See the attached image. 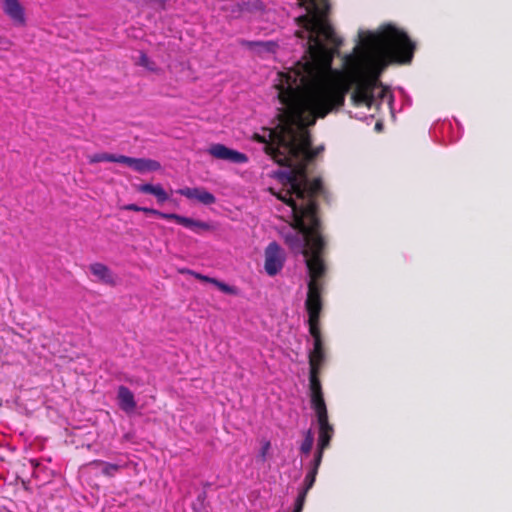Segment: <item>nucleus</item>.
<instances>
[{
    "instance_id": "14",
    "label": "nucleus",
    "mask_w": 512,
    "mask_h": 512,
    "mask_svg": "<svg viewBox=\"0 0 512 512\" xmlns=\"http://www.w3.org/2000/svg\"><path fill=\"white\" fill-rule=\"evenodd\" d=\"M187 273L193 275L196 279H198L200 281L213 284L214 286H216L223 293L230 294V295H237L238 294V290H237L236 287L230 286V285H228V284H226L224 282H221V281L217 280L216 278H212V277L200 274V273H196V272H193L191 270H187Z\"/></svg>"
},
{
    "instance_id": "3",
    "label": "nucleus",
    "mask_w": 512,
    "mask_h": 512,
    "mask_svg": "<svg viewBox=\"0 0 512 512\" xmlns=\"http://www.w3.org/2000/svg\"><path fill=\"white\" fill-rule=\"evenodd\" d=\"M265 264L264 269L265 272L269 276H275L278 274L285 262V253L283 249L276 243L271 242L265 249Z\"/></svg>"
},
{
    "instance_id": "17",
    "label": "nucleus",
    "mask_w": 512,
    "mask_h": 512,
    "mask_svg": "<svg viewBox=\"0 0 512 512\" xmlns=\"http://www.w3.org/2000/svg\"><path fill=\"white\" fill-rule=\"evenodd\" d=\"M91 465L101 466L102 467V473L107 475V476H114L115 473L120 468V466L118 464L107 463V462H103V461H99V460L93 461L91 463Z\"/></svg>"
},
{
    "instance_id": "4",
    "label": "nucleus",
    "mask_w": 512,
    "mask_h": 512,
    "mask_svg": "<svg viewBox=\"0 0 512 512\" xmlns=\"http://www.w3.org/2000/svg\"><path fill=\"white\" fill-rule=\"evenodd\" d=\"M315 414L319 428L316 452H321V455H323L325 448H327L330 444V440L334 433V428L328 421L327 409L319 407L318 411H315Z\"/></svg>"
},
{
    "instance_id": "23",
    "label": "nucleus",
    "mask_w": 512,
    "mask_h": 512,
    "mask_svg": "<svg viewBox=\"0 0 512 512\" xmlns=\"http://www.w3.org/2000/svg\"><path fill=\"white\" fill-rule=\"evenodd\" d=\"M381 128V123L377 122L376 123V129H380Z\"/></svg>"
},
{
    "instance_id": "16",
    "label": "nucleus",
    "mask_w": 512,
    "mask_h": 512,
    "mask_svg": "<svg viewBox=\"0 0 512 512\" xmlns=\"http://www.w3.org/2000/svg\"><path fill=\"white\" fill-rule=\"evenodd\" d=\"M122 155H115L110 153H96L93 155H90L88 157L89 163H99V162H115V163H121L120 157Z\"/></svg>"
},
{
    "instance_id": "19",
    "label": "nucleus",
    "mask_w": 512,
    "mask_h": 512,
    "mask_svg": "<svg viewBox=\"0 0 512 512\" xmlns=\"http://www.w3.org/2000/svg\"><path fill=\"white\" fill-rule=\"evenodd\" d=\"M314 444V434L309 429L305 432V438L300 446V451L303 454H309Z\"/></svg>"
},
{
    "instance_id": "15",
    "label": "nucleus",
    "mask_w": 512,
    "mask_h": 512,
    "mask_svg": "<svg viewBox=\"0 0 512 512\" xmlns=\"http://www.w3.org/2000/svg\"><path fill=\"white\" fill-rule=\"evenodd\" d=\"M314 483V478L309 477L308 475L305 476L303 485L298 490L292 512H302L307 493L312 488Z\"/></svg>"
},
{
    "instance_id": "5",
    "label": "nucleus",
    "mask_w": 512,
    "mask_h": 512,
    "mask_svg": "<svg viewBox=\"0 0 512 512\" xmlns=\"http://www.w3.org/2000/svg\"><path fill=\"white\" fill-rule=\"evenodd\" d=\"M207 152L215 159L224 160L233 164H244L249 160L246 154L220 143L210 145Z\"/></svg>"
},
{
    "instance_id": "7",
    "label": "nucleus",
    "mask_w": 512,
    "mask_h": 512,
    "mask_svg": "<svg viewBox=\"0 0 512 512\" xmlns=\"http://www.w3.org/2000/svg\"><path fill=\"white\" fill-rule=\"evenodd\" d=\"M120 161L121 164L127 165L138 173L157 171L161 168L160 163L152 159L133 158L122 155Z\"/></svg>"
},
{
    "instance_id": "11",
    "label": "nucleus",
    "mask_w": 512,
    "mask_h": 512,
    "mask_svg": "<svg viewBox=\"0 0 512 512\" xmlns=\"http://www.w3.org/2000/svg\"><path fill=\"white\" fill-rule=\"evenodd\" d=\"M117 400L119 407L128 414L132 413L136 408L134 394L126 386L118 388Z\"/></svg>"
},
{
    "instance_id": "20",
    "label": "nucleus",
    "mask_w": 512,
    "mask_h": 512,
    "mask_svg": "<svg viewBox=\"0 0 512 512\" xmlns=\"http://www.w3.org/2000/svg\"><path fill=\"white\" fill-rule=\"evenodd\" d=\"M138 64L149 71H154L156 69L155 63L152 62L145 53L140 54Z\"/></svg>"
},
{
    "instance_id": "8",
    "label": "nucleus",
    "mask_w": 512,
    "mask_h": 512,
    "mask_svg": "<svg viewBox=\"0 0 512 512\" xmlns=\"http://www.w3.org/2000/svg\"><path fill=\"white\" fill-rule=\"evenodd\" d=\"M244 45L261 58L274 57L279 48L275 41H245Z\"/></svg>"
},
{
    "instance_id": "13",
    "label": "nucleus",
    "mask_w": 512,
    "mask_h": 512,
    "mask_svg": "<svg viewBox=\"0 0 512 512\" xmlns=\"http://www.w3.org/2000/svg\"><path fill=\"white\" fill-rule=\"evenodd\" d=\"M90 271L96 279L104 284L114 285L115 277L112 271L108 268V266L96 262L90 265Z\"/></svg>"
},
{
    "instance_id": "22",
    "label": "nucleus",
    "mask_w": 512,
    "mask_h": 512,
    "mask_svg": "<svg viewBox=\"0 0 512 512\" xmlns=\"http://www.w3.org/2000/svg\"><path fill=\"white\" fill-rule=\"evenodd\" d=\"M270 449V443L269 442H265L261 448V451H260V455L263 459H265L266 457V454L268 453Z\"/></svg>"
},
{
    "instance_id": "6",
    "label": "nucleus",
    "mask_w": 512,
    "mask_h": 512,
    "mask_svg": "<svg viewBox=\"0 0 512 512\" xmlns=\"http://www.w3.org/2000/svg\"><path fill=\"white\" fill-rule=\"evenodd\" d=\"M3 13L15 26L24 27L27 23L25 7L20 0H1Z\"/></svg>"
},
{
    "instance_id": "9",
    "label": "nucleus",
    "mask_w": 512,
    "mask_h": 512,
    "mask_svg": "<svg viewBox=\"0 0 512 512\" xmlns=\"http://www.w3.org/2000/svg\"><path fill=\"white\" fill-rule=\"evenodd\" d=\"M319 371L310 370V391H311V406L314 411H318L319 407L326 408L325 401L323 399L321 384L317 377Z\"/></svg>"
},
{
    "instance_id": "2",
    "label": "nucleus",
    "mask_w": 512,
    "mask_h": 512,
    "mask_svg": "<svg viewBox=\"0 0 512 512\" xmlns=\"http://www.w3.org/2000/svg\"><path fill=\"white\" fill-rule=\"evenodd\" d=\"M122 209L127 210V211L143 212L145 214L154 215V216H157L162 219L174 220L178 224H180L186 228L192 229V230H195V229L208 230L209 229V225L205 222L194 220L192 218L181 216V215H178L175 213H165V212L159 211L154 208L142 207V206H138L136 204H126L122 207Z\"/></svg>"
},
{
    "instance_id": "1",
    "label": "nucleus",
    "mask_w": 512,
    "mask_h": 512,
    "mask_svg": "<svg viewBox=\"0 0 512 512\" xmlns=\"http://www.w3.org/2000/svg\"><path fill=\"white\" fill-rule=\"evenodd\" d=\"M285 170L271 174L274 179L269 191L276 196L279 204L276 209L279 218L288 223L281 231L285 243L295 254L305 258L310 280L305 302L309 315V332L313 337V349L309 353L310 370L319 371L325 359L320 330L318 327L321 310L320 286L318 279L325 272L321 259L324 241L319 233L316 213V197L323 192L320 179L310 181L306 165L315 156H270Z\"/></svg>"
},
{
    "instance_id": "21",
    "label": "nucleus",
    "mask_w": 512,
    "mask_h": 512,
    "mask_svg": "<svg viewBox=\"0 0 512 512\" xmlns=\"http://www.w3.org/2000/svg\"><path fill=\"white\" fill-rule=\"evenodd\" d=\"M165 0H139V4L142 6H148L153 4L164 5Z\"/></svg>"
},
{
    "instance_id": "12",
    "label": "nucleus",
    "mask_w": 512,
    "mask_h": 512,
    "mask_svg": "<svg viewBox=\"0 0 512 512\" xmlns=\"http://www.w3.org/2000/svg\"><path fill=\"white\" fill-rule=\"evenodd\" d=\"M135 188L140 193L153 195L156 198L157 202L160 204H163L169 199L168 193L165 191L161 184L153 185L145 183L136 185Z\"/></svg>"
},
{
    "instance_id": "10",
    "label": "nucleus",
    "mask_w": 512,
    "mask_h": 512,
    "mask_svg": "<svg viewBox=\"0 0 512 512\" xmlns=\"http://www.w3.org/2000/svg\"><path fill=\"white\" fill-rule=\"evenodd\" d=\"M180 195L188 198L195 199L205 205H210L215 202V196L202 188H181L177 191Z\"/></svg>"
},
{
    "instance_id": "18",
    "label": "nucleus",
    "mask_w": 512,
    "mask_h": 512,
    "mask_svg": "<svg viewBox=\"0 0 512 512\" xmlns=\"http://www.w3.org/2000/svg\"><path fill=\"white\" fill-rule=\"evenodd\" d=\"M323 455L321 452H315L313 460L310 462L307 474L309 477H312L316 480V475L318 473V468L321 464Z\"/></svg>"
}]
</instances>
